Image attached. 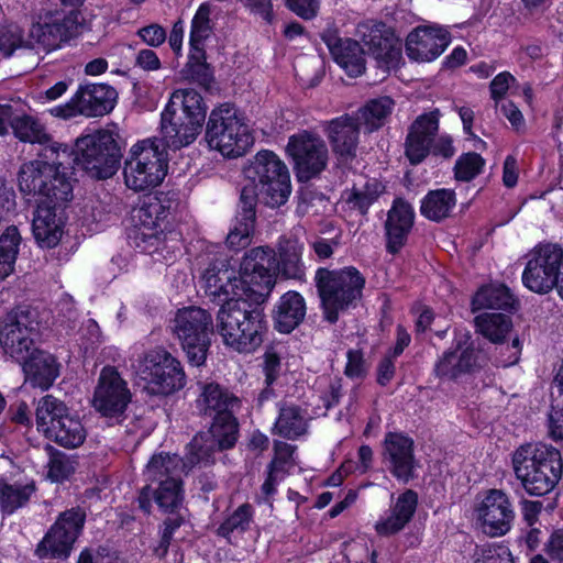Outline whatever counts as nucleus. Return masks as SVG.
I'll use <instances>...</instances> for the list:
<instances>
[{
  "mask_svg": "<svg viewBox=\"0 0 563 563\" xmlns=\"http://www.w3.org/2000/svg\"><path fill=\"white\" fill-rule=\"evenodd\" d=\"M516 302L507 286L490 284L478 289L473 297L472 307L474 311L479 309L510 310L515 308Z\"/></svg>",
  "mask_w": 563,
  "mask_h": 563,
  "instance_id": "41",
  "label": "nucleus"
},
{
  "mask_svg": "<svg viewBox=\"0 0 563 563\" xmlns=\"http://www.w3.org/2000/svg\"><path fill=\"white\" fill-rule=\"evenodd\" d=\"M544 551L554 563H563V529H556L550 534Z\"/></svg>",
  "mask_w": 563,
  "mask_h": 563,
  "instance_id": "62",
  "label": "nucleus"
},
{
  "mask_svg": "<svg viewBox=\"0 0 563 563\" xmlns=\"http://www.w3.org/2000/svg\"><path fill=\"white\" fill-rule=\"evenodd\" d=\"M86 435L80 419L68 413L53 424L46 438L66 449H75L84 443Z\"/></svg>",
  "mask_w": 563,
  "mask_h": 563,
  "instance_id": "42",
  "label": "nucleus"
},
{
  "mask_svg": "<svg viewBox=\"0 0 563 563\" xmlns=\"http://www.w3.org/2000/svg\"><path fill=\"white\" fill-rule=\"evenodd\" d=\"M170 329L189 362L196 366L203 364L210 345V334L213 332L210 312L195 306L179 309L172 320Z\"/></svg>",
  "mask_w": 563,
  "mask_h": 563,
  "instance_id": "10",
  "label": "nucleus"
},
{
  "mask_svg": "<svg viewBox=\"0 0 563 563\" xmlns=\"http://www.w3.org/2000/svg\"><path fill=\"white\" fill-rule=\"evenodd\" d=\"M40 329L37 310L18 307L0 321V344L5 354L16 362L24 360L35 349L34 342L40 334Z\"/></svg>",
  "mask_w": 563,
  "mask_h": 563,
  "instance_id": "12",
  "label": "nucleus"
},
{
  "mask_svg": "<svg viewBox=\"0 0 563 563\" xmlns=\"http://www.w3.org/2000/svg\"><path fill=\"white\" fill-rule=\"evenodd\" d=\"M10 130L22 142L36 143L43 147L58 144L52 140L45 126L36 118L16 114L12 106L0 103V135H7Z\"/></svg>",
  "mask_w": 563,
  "mask_h": 563,
  "instance_id": "22",
  "label": "nucleus"
},
{
  "mask_svg": "<svg viewBox=\"0 0 563 563\" xmlns=\"http://www.w3.org/2000/svg\"><path fill=\"white\" fill-rule=\"evenodd\" d=\"M482 530L490 537L506 534L515 520V508L508 494L501 489H488L475 507Z\"/></svg>",
  "mask_w": 563,
  "mask_h": 563,
  "instance_id": "19",
  "label": "nucleus"
},
{
  "mask_svg": "<svg viewBox=\"0 0 563 563\" xmlns=\"http://www.w3.org/2000/svg\"><path fill=\"white\" fill-rule=\"evenodd\" d=\"M277 267V255L273 249L257 246L249 250L239 272L242 294L256 302L265 301L276 284Z\"/></svg>",
  "mask_w": 563,
  "mask_h": 563,
  "instance_id": "11",
  "label": "nucleus"
},
{
  "mask_svg": "<svg viewBox=\"0 0 563 563\" xmlns=\"http://www.w3.org/2000/svg\"><path fill=\"white\" fill-rule=\"evenodd\" d=\"M301 245L296 241L285 240L279 243L277 271L286 278L301 279L305 276V267L301 263Z\"/></svg>",
  "mask_w": 563,
  "mask_h": 563,
  "instance_id": "47",
  "label": "nucleus"
},
{
  "mask_svg": "<svg viewBox=\"0 0 563 563\" xmlns=\"http://www.w3.org/2000/svg\"><path fill=\"white\" fill-rule=\"evenodd\" d=\"M321 38L329 48L333 59L349 76L357 77L365 70V52L354 40L341 38L336 30L328 29Z\"/></svg>",
  "mask_w": 563,
  "mask_h": 563,
  "instance_id": "24",
  "label": "nucleus"
},
{
  "mask_svg": "<svg viewBox=\"0 0 563 563\" xmlns=\"http://www.w3.org/2000/svg\"><path fill=\"white\" fill-rule=\"evenodd\" d=\"M70 148L51 144L41 150L38 158L24 163L18 175L20 191L36 203H65L73 197V185L67 176Z\"/></svg>",
  "mask_w": 563,
  "mask_h": 563,
  "instance_id": "1",
  "label": "nucleus"
},
{
  "mask_svg": "<svg viewBox=\"0 0 563 563\" xmlns=\"http://www.w3.org/2000/svg\"><path fill=\"white\" fill-rule=\"evenodd\" d=\"M256 192L253 187H243L240 196V211L227 235V245L233 251L251 244L255 224Z\"/></svg>",
  "mask_w": 563,
  "mask_h": 563,
  "instance_id": "27",
  "label": "nucleus"
},
{
  "mask_svg": "<svg viewBox=\"0 0 563 563\" xmlns=\"http://www.w3.org/2000/svg\"><path fill=\"white\" fill-rule=\"evenodd\" d=\"M183 461L176 454L159 453L153 455L146 465L145 477L148 484L164 482L169 477H180Z\"/></svg>",
  "mask_w": 563,
  "mask_h": 563,
  "instance_id": "46",
  "label": "nucleus"
},
{
  "mask_svg": "<svg viewBox=\"0 0 563 563\" xmlns=\"http://www.w3.org/2000/svg\"><path fill=\"white\" fill-rule=\"evenodd\" d=\"M22 364L25 383L41 390H48L60 373L56 357L43 350L34 349L27 357L18 361Z\"/></svg>",
  "mask_w": 563,
  "mask_h": 563,
  "instance_id": "28",
  "label": "nucleus"
},
{
  "mask_svg": "<svg viewBox=\"0 0 563 563\" xmlns=\"http://www.w3.org/2000/svg\"><path fill=\"white\" fill-rule=\"evenodd\" d=\"M383 191L384 186L377 179H371L363 187H353L346 192V202L361 214H366Z\"/></svg>",
  "mask_w": 563,
  "mask_h": 563,
  "instance_id": "52",
  "label": "nucleus"
},
{
  "mask_svg": "<svg viewBox=\"0 0 563 563\" xmlns=\"http://www.w3.org/2000/svg\"><path fill=\"white\" fill-rule=\"evenodd\" d=\"M36 487L34 482L0 481V514L4 518L13 515L16 510L25 507Z\"/></svg>",
  "mask_w": 563,
  "mask_h": 563,
  "instance_id": "39",
  "label": "nucleus"
},
{
  "mask_svg": "<svg viewBox=\"0 0 563 563\" xmlns=\"http://www.w3.org/2000/svg\"><path fill=\"white\" fill-rule=\"evenodd\" d=\"M476 366V355L470 347L445 351L434 364V374L443 379H455L472 372Z\"/></svg>",
  "mask_w": 563,
  "mask_h": 563,
  "instance_id": "37",
  "label": "nucleus"
},
{
  "mask_svg": "<svg viewBox=\"0 0 563 563\" xmlns=\"http://www.w3.org/2000/svg\"><path fill=\"white\" fill-rule=\"evenodd\" d=\"M223 451L208 431L194 437L189 444L188 462L208 465L214 461L216 452Z\"/></svg>",
  "mask_w": 563,
  "mask_h": 563,
  "instance_id": "53",
  "label": "nucleus"
},
{
  "mask_svg": "<svg viewBox=\"0 0 563 563\" xmlns=\"http://www.w3.org/2000/svg\"><path fill=\"white\" fill-rule=\"evenodd\" d=\"M450 43L446 31L435 27H417L406 41V53L412 60L424 63L439 57Z\"/></svg>",
  "mask_w": 563,
  "mask_h": 563,
  "instance_id": "26",
  "label": "nucleus"
},
{
  "mask_svg": "<svg viewBox=\"0 0 563 563\" xmlns=\"http://www.w3.org/2000/svg\"><path fill=\"white\" fill-rule=\"evenodd\" d=\"M115 89L106 84L80 85L71 99L49 110L57 118L68 119L77 114L87 118L102 117L110 112L115 103Z\"/></svg>",
  "mask_w": 563,
  "mask_h": 563,
  "instance_id": "15",
  "label": "nucleus"
},
{
  "mask_svg": "<svg viewBox=\"0 0 563 563\" xmlns=\"http://www.w3.org/2000/svg\"><path fill=\"white\" fill-rule=\"evenodd\" d=\"M86 511L74 507L59 514L37 548L41 558H67L84 529Z\"/></svg>",
  "mask_w": 563,
  "mask_h": 563,
  "instance_id": "17",
  "label": "nucleus"
},
{
  "mask_svg": "<svg viewBox=\"0 0 563 563\" xmlns=\"http://www.w3.org/2000/svg\"><path fill=\"white\" fill-rule=\"evenodd\" d=\"M383 460L397 479L408 483L413 477L416 467L412 439L401 433H387Z\"/></svg>",
  "mask_w": 563,
  "mask_h": 563,
  "instance_id": "23",
  "label": "nucleus"
},
{
  "mask_svg": "<svg viewBox=\"0 0 563 563\" xmlns=\"http://www.w3.org/2000/svg\"><path fill=\"white\" fill-rule=\"evenodd\" d=\"M132 394L128 383L113 366H104L100 371L92 397V407L106 418L123 417Z\"/></svg>",
  "mask_w": 563,
  "mask_h": 563,
  "instance_id": "16",
  "label": "nucleus"
},
{
  "mask_svg": "<svg viewBox=\"0 0 563 563\" xmlns=\"http://www.w3.org/2000/svg\"><path fill=\"white\" fill-rule=\"evenodd\" d=\"M287 152L295 163L299 181L310 180L327 167L328 147L316 134L303 131L290 136Z\"/></svg>",
  "mask_w": 563,
  "mask_h": 563,
  "instance_id": "18",
  "label": "nucleus"
},
{
  "mask_svg": "<svg viewBox=\"0 0 563 563\" xmlns=\"http://www.w3.org/2000/svg\"><path fill=\"white\" fill-rule=\"evenodd\" d=\"M563 265V246L554 243L537 245L529 254L522 283L540 295L554 289Z\"/></svg>",
  "mask_w": 563,
  "mask_h": 563,
  "instance_id": "14",
  "label": "nucleus"
},
{
  "mask_svg": "<svg viewBox=\"0 0 563 563\" xmlns=\"http://www.w3.org/2000/svg\"><path fill=\"white\" fill-rule=\"evenodd\" d=\"M314 280L324 319L330 323L336 322L341 312L356 305L365 286V277L353 266L318 268Z\"/></svg>",
  "mask_w": 563,
  "mask_h": 563,
  "instance_id": "5",
  "label": "nucleus"
},
{
  "mask_svg": "<svg viewBox=\"0 0 563 563\" xmlns=\"http://www.w3.org/2000/svg\"><path fill=\"white\" fill-rule=\"evenodd\" d=\"M418 505V495L408 489L402 493L390 508V515L377 521L375 529L378 534L390 536L402 530L413 517Z\"/></svg>",
  "mask_w": 563,
  "mask_h": 563,
  "instance_id": "36",
  "label": "nucleus"
},
{
  "mask_svg": "<svg viewBox=\"0 0 563 563\" xmlns=\"http://www.w3.org/2000/svg\"><path fill=\"white\" fill-rule=\"evenodd\" d=\"M474 563H514V559L507 548L488 547L476 553Z\"/></svg>",
  "mask_w": 563,
  "mask_h": 563,
  "instance_id": "60",
  "label": "nucleus"
},
{
  "mask_svg": "<svg viewBox=\"0 0 563 563\" xmlns=\"http://www.w3.org/2000/svg\"><path fill=\"white\" fill-rule=\"evenodd\" d=\"M485 166V159L475 152L462 154L454 165V177L459 181H471L479 175Z\"/></svg>",
  "mask_w": 563,
  "mask_h": 563,
  "instance_id": "54",
  "label": "nucleus"
},
{
  "mask_svg": "<svg viewBox=\"0 0 563 563\" xmlns=\"http://www.w3.org/2000/svg\"><path fill=\"white\" fill-rule=\"evenodd\" d=\"M455 203L454 190L445 188L431 190L422 199L420 212L427 219L439 222L450 216Z\"/></svg>",
  "mask_w": 563,
  "mask_h": 563,
  "instance_id": "43",
  "label": "nucleus"
},
{
  "mask_svg": "<svg viewBox=\"0 0 563 563\" xmlns=\"http://www.w3.org/2000/svg\"><path fill=\"white\" fill-rule=\"evenodd\" d=\"M212 438L222 450H228L234 446L238 440L239 426L234 417V412L222 413L213 418L209 431Z\"/></svg>",
  "mask_w": 563,
  "mask_h": 563,
  "instance_id": "51",
  "label": "nucleus"
},
{
  "mask_svg": "<svg viewBox=\"0 0 563 563\" xmlns=\"http://www.w3.org/2000/svg\"><path fill=\"white\" fill-rule=\"evenodd\" d=\"M306 316V302L297 291H288L280 297L275 313V327L282 333L297 328Z\"/></svg>",
  "mask_w": 563,
  "mask_h": 563,
  "instance_id": "38",
  "label": "nucleus"
},
{
  "mask_svg": "<svg viewBox=\"0 0 563 563\" xmlns=\"http://www.w3.org/2000/svg\"><path fill=\"white\" fill-rule=\"evenodd\" d=\"M346 357L347 362L344 371L346 376L354 378L365 375L366 364L360 350H349Z\"/></svg>",
  "mask_w": 563,
  "mask_h": 563,
  "instance_id": "63",
  "label": "nucleus"
},
{
  "mask_svg": "<svg viewBox=\"0 0 563 563\" xmlns=\"http://www.w3.org/2000/svg\"><path fill=\"white\" fill-rule=\"evenodd\" d=\"M474 322L476 331L495 344L504 342L512 328L510 317L500 312H483Z\"/></svg>",
  "mask_w": 563,
  "mask_h": 563,
  "instance_id": "44",
  "label": "nucleus"
},
{
  "mask_svg": "<svg viewBox=\"0 0 563 563\" xmlns=\"http://www.w3.org/2000/svg\"><path fill=\"white\" fill-rule=\"evenodd\" d=\"M136 374L153 395H169L181 389L186 375L180 362L169 352L151 350L139 361Z\"/></svg>",
  "mask_w": 563,
  "mask_h": 563,
  "instance_id": "13",
  "label": "nucleus"
},
{
  "mask_svg": "<svg viewBox=\"0 0 563 563\" xmlns=\"http://www.w3.org/2000/svg\"><path fill=\"white\" fill-rule=\"evenodd\" d=\"M141 38L152 47H157L166 41V31L158 24H151L139 30Z\"/></svg>",
  "mask_w": 563,
  "mask_h": 563,
  "instance_id": "64",
  "label": "nucleus"
},
{
  "mask_svg": "<svg viewBox=\"0 0 563 563\" xmlns=\"http://www.w3.org/2000/svg\"><path fill=\"white\" fill-rule=\"evenodd\" d=\"M252 507L247 504L241 505L230 517L218 528V534L228 538L234 531H245L252 520Z\"/></svg>",
  "mask_w": 563,
  "mask_h": 563,
  "instance_id": "55",
  "label": "nucleus"
},
{
  "mask_svg": "<svg viewBox=\"0 0 563 563\" xmlns=\"http://www.w3.org/2000/svg\"><path fill=\"white\" fill-rule=\"evenodd\" d=\"M211 8L208 3H202L197 9L190 26V58H205V42L211 36L213 26L211 23Z\"/></svg>",
  "mask_w": 563,
  "mask_h": 563,
  "instance_id": "40",
  "label": "nucleus"
},
{
  "mask_svg": "<svg viewBox=\"0 0 563 563\" xmlns=\"http://www.w3.org/2000/svg\"><path fill=\"white\" fill-rule=\"evenodd\" d=\"M295 448L288 443L282 441H275L274 443V459L268 465V470H272L273 473L284 476L290 467L294 466V454Z\"/></svg>",
  "mask_w": 563,
  "mask_h": 563,
  "instance_id": "58",
  "label": "nucleus"
},
{
  "mask_svg": "<svg viewBox=\"0 0 563 563\" xmlns=\"http://www.w3.org/2000/svg\"><path fill=\"white\" fill-rule=\"evenodd\" d=\"M263 372L265 374V383L271 386L279 375L280 372V357L274 351V349H268L264 353L263 356Z\"/></svg>",
  "mask_w": 563,
  "mask_h": 563,
  "instance_id": "61",
  "label": "nucleus"
},
{
  "mask_svg": "<svg viewBox=\"0 0 563 563\" xmlns=\"http://www.w3.org/2000/svg\"><path fill=\"white\" fill-rule=\"evenodd\" d=\"M394 106V100L387 96L372 99L358 110L356 119L367 132H373L385 124Z\"/></svg>",
  "mask_w": 563,
  "mask_h": 563,
  "instance_id": "45",
  "label": "nucleus"
},
{
  "mask_svg": "<svg viewBox=\"0 0 563 563\" xmlns=\"http://www.w3.org/2000/svg\"><path fill=\"white\" fill-rule=\"evenodd\" d=\"M153 496L162 510H178L183 501L180 477H169L164 482L145 485L137 497L139 508L144 514L151 512Z\"/></svg>",
  "mask_w": 563,
  "mask_h": 563,
  "instance_id": "32",
  "label": "nucleus"
},
{
  "mask_svg": "<svg viewBox=\"0 0 563 563\" xmlns=\"http://www.w3.org/2000/svg\"><path fill=\"white\" fill-rule=\"evenodd\" d=\"M439 130V110L419 115L406 139L405 154L412 165L420 164L429 154Z\"/></svg>",
  "mask_w": 563,
  "mask_h": 563,
  "instance_id": "25",
  "label": "nucleus"
},
{
  "mask_svg": "<svg viewBox=\"0 0 563 563\" xmlns=\"http://www.w3.org/2000/svg\"><path fill=\"white\" fill-rule=\"evenodd\" d=\"M216 331L222 342L239 353H252L263 343L265 316L246 300L230 299L221 306L216 318Z\"/></svg>",
  "mask_w": 563,
  "mask_h": 563,
  "instance_id": "3",
  "label": "nucleus"
},
{
  "mask_svg": "<svg viewBox=\"0 0 563 563\" xmlns=\"http://www.w3.org/2000/svg\"><path fill=\"white\" fill-rule=\"evenodd\" d=\"M196 402L202 415L213 418L235 412L241 406L236 396L216 383L205 384Z\"/></svg>",
  "mask_w": 563,
  "mask_h": 563,
  "instance_id": "35",
  "label": "nucleus"
},
{
  "mask_svg": "<svg viewBox=\"0 0 563 563\" xmlns=\"http://www.w3.org/2000/svg\"><path fill=\"white\" fill-rule=\"evenodd\" d=\"M68 413V408L59 399L52 395L42 397L35 410L37 430L42 431L46 437L53 424H57V421Z\"/></svg>",
  "mask_w": 563,
  "mask_h": 563,
  "instance_id": "48",
  "label": "nucleus"
},
{
  "mask_svg": "<svg viewBox=\"0 0 563 563\" xmlns=\"http://www.w3.org/2000/svg\"><path fill=\"white\" fill-rule=\"evenodd\" d=\"M167 173V155L158 139L135 143L124 162L123 177L128 188L144 191L158 186Z\"/></svg>",
  "mask_w": 563,
  "mask_h": 563,
  "instance_id": "8",
  "label": "nucleus"
},
{
  "mask_svg": "<svg viewBox=\"0 0 563 563\" xmlns=\"http://www.w3.org/2000/svg\"><path fill=\"white\" fill-rule=\"evenodd\" d=\"M209 146L227 157L242 156L253 144L249 126L234 107L224 103L213 109L206 126Z\"/></svg>",
  "mask_w": 563,
  "mask_h": 563,
  "instance_id": "9",
  "label": "nucleus"
},
{
  "mask_svg": "<svg viewBox=\"0 0 563 563\" xmlns=\"http://www.w3.org/2000/svg\"><path fill=\"white\" fill-rule=\"evenodd\" d=\"M21 235L15 227H9L0 236V279L7 278L12 274Z\"/></svg>",
  "mask_w": 563,
  "mask_h": 563,
  "instance_id": "50",
  "label": "nucleus"
},
{
  "mask_svg": "<svg viewBox=\"0 0 563 563\" xmlns=\"http://www.w3.org/2000/svg\"><path fill=\"white\" fill-rule=\"evenodd\" d=\"M247 184L243 187H253L256 201L278 208L286 203L291 192L290 176L287 166L271 151L256 154L249 166L244 168Z\"/></svg>",
  "mask_w": 563,
  "mask_h": 563,
  "instance_id": "6",
  "label": "nucleus"
},
{
  "mask_svg": "<svg viewBox=\"0 0 563 563\" xmlns=\"http://www.w3.org/2000/svg\"><path fill=\"white\" fill-rule=\"evenodd\" d=\"M362 126L356 117L342 115L328 123L327 135L333 152L341 158L355 156L358 130Z\"/></svg>",
  "mask_w": 563,
  "mask_h": 563,
  "instance_id": "34",
  "label": "nucleus"
},
{
  "mask_svg": "<svg viewBox=\"0 0 563 563\" xmlns=\"http://www.w3.org/2000/svg\"><path fill=\"white\" fill-rule=\"evenodd\" d=\"M27 47L23 40L22 30L18 25H8L0 29V55L11 56L16 49Z\"/></svg>",
  "mask_w": 563,
  "mask_h": 563,
  "instance_id": "57",
  "label": "nucleus"
},
{
  "mask_svg": "<svg viewBox=\"0 0 563 563\" xmlns=\"http://www.w3.org/2000/svg\"><path fill=\"white\" fill-rule=\"evenodd\" d=\"M46 450L49 453L47 475L53 482H62L73 474V463L65 453L56 450L52 445H47Z\"/></svg>",
  "mask_w": 563,
  "mask_h": 563,
  "instance_id": "56",
  "label": "nucleus"
},
{
  "mask_svg": "<svg viewBox=\"0 0 563 563\" xmlns=\"http://www.w3.org/2000/svg\"><path fill=\"white\" fill-rule=\"evenodd\" d=\"M358 33L368 53L377 60L389 64L398 58L400 43L384 23L363 24Z\"/></svg>",
  "mask_w": 563,
  "mask_h": 563,
  "instance_id": "31",
  "label": "nucleus"
},
{
  "mask_svg": "<svg viewBox=\"0 0 563 563\" xmlns=\"http://www.w3.org/2000/svg\"><path fill=\"white\" fill-rule=\"evenodd\" d=\"M169 515L163 522V529L161 531L159 549L163 554L167 552V549L173 539L174 532L180 528L185 522V516L178 510L167 511Z\"/></svg>",
  "mask_w": 563,
  "mask_h": 563,
  "instance_id": "59",
  "label": "nucleus"
},
{
  "mask_svg": "<svg viewBox=\"0 0 563 563\" xmlns=\"http://www.w3.org/2000/svg\"><path fill=\"white\" fill-rule=\"evenodd\" d=\"M205 119L200 93L189 88L174 91L161 115L159 144L164 150L188 146L199 135Z\"/></svg>",
  "mask_w": 563,
  "mask_h": 563,
  "instance_id": "2",
  "label": "nucleus"
},
{
  "mask_svg": "<svg viewBox=\"0 0 563 563\" xmlns=\"http://www.w3.org/2000/svg\"><path fill=\"white\" fill-rule=\"evenodd\" d=\"M274 429L284 438L296 439L307 431V420L299 407L285 405L279 409Z\"/></svg>",
  "mask_w": 563,
  "mask_h": 563,
  "instance_id": "49",
  "label": "nucleus"
},
{
  "mask_svg": "<svg viewBox=\"0 0 563 563\" xmlns=\"http://www.w3.org/2000/svg\"><path fill=\"white\" fill-rule=\"evenodd\" d=\"M70 152V163L96 179L112 177L122 157L117 140L108 130H97L77 139L75 151Z\"/></svg>",
  "mask_w": 563,
  "mask_h": 563,
  "instance_id": "7",
  "label": "nucleus"
},
{
  "mask_svg": "<svg viewBox=\"0 0 563 563\" xmlns=\"http://www.w3.org/2000/svg\"><path fill=\"white\" fill-rule=\"evenodd\" d=\"M202 283L207 296L224 303L231 296L243 295L235 266L225 254H217L209 258L202 273Z\"/></svg>",
  "mask_w": 563,
  "mask_h": 563,
  "instance_id": "20",
  "label": "nucleus"
},
{
  "mask_svg": "<svg viewBox=\"0 0 563 563\" xmlns=\"http://www.w3.org/2000/svg\"><path fill=\"white\" fill-rule=\"evenodd\" d=\"M63 203L38 202L32 222V231L42 247H54L63 235V220L56 210Z\"/></svg>",
  "mask_w": 563,
  "mask_h": 563,
  "instance_id": "33",
  "label": "nucleus"
},
{
  "mask_svg": "<svg viewBox=\"0 0 563 563\" xmlns=\"http://www.w3.org/2000/svg\"><path fill=\"white\" fill-rule=\"evenodd\" d=\"M78 25L77 12L47 14L32 25L30 36L43 49L51 52L69 41L76 34Z\"/></svg>",
  "mask_w": 563,
  "mask_h": 563,
  "instance_id": "21",
  "label": "nucleus"
},
{
  "mask_svg": "<svg viewBox=\"0 0 563 563\" xmlns=\"http://www.w3.org/2000/svg\"><path fill=\"white\" fill-rule=\"evenodd\" d=\"M516 477L529 495L543 496L550 493L562 475L560 452L542 443H528L512 455Z\"/></svg>",
  "mask_w": 563,
  "mask_h": 563,
  "instance_id": "4",
  "label": "nucleus"
},
{
  "mask_svg": "<svg viewBox=\"0 0 563 563\" xmlns=\"http://www.w3.org/2000/svg\"><path fill=\"white\" fill-rule=\"evenodd\" d=\"M166 217L167 211L157 198H150L143 201V203L133 209L132 212V219L136 228L135 239L157 247L163 232L161 224Z\"/></svg>",
  "mask_w": 563,
  "mask_h": 563,
  "instance_id": "29",
  "label": "nucleus"
},
{
  "mask_svg": "<svg viewBox=\"0 0 563 563\" xmlns=\"http://www.w3.org/2000/svg\"><path fill=\"white\" fill-rule=\"evenodd\" d=\"M415 221L412 206L402 198H396L387 212L385 222L386 247L391 254H396L406 244Z\"/></svg>",
  "mask_w": 563,
  "mask_h": 563,
  "instance_id": "30",
  "label": "nucleus"
}]
</instances>
